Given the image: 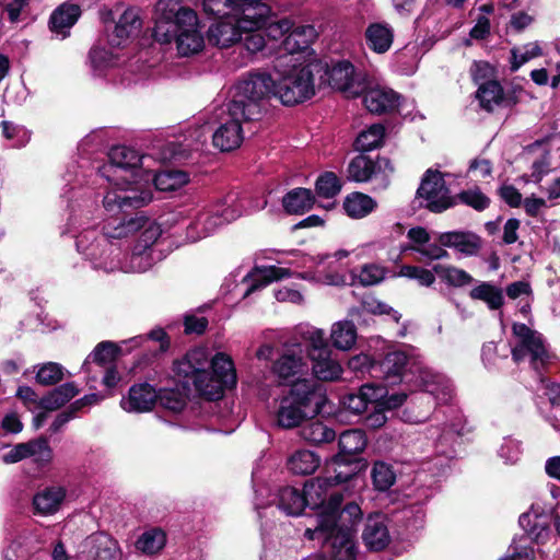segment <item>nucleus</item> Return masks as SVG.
<instances>
[{
  "mask_svg": "<svg viewBox=\"0 0 560 560\" xmlns=\"http://www.w3.org/2000/svg\"><path fill=\"white\" fill-rule=\"evenodd\" d=\"M277 80L266 70H250L233 85L228 113L245 121H258L268 110L269 102L276 98Z\"/></svg>",
  "mask_w": 560,
  "mask_h": 560,
  "instance_id": "f257e3e1",
  "label": "nucleus"
},
{
  "mask_svg": "<svg viewBox=\"0 0 560 560\" xmlns=\"http://www.w3.org/2000/svg\"><path fill=\"white\" fill-rule=\"evenodd\" d=\"M152 200L151 190H126L122 195L108 194L104 197L103 203L107 211H113L115 206L120 211V217L113 222H108L106 226L114 225V232L108 233L109 237L122 238L133 234L141 229L149 226L142 232L141 237L147 243L152 241L154 243L160 235L159 228L151 224L144 211L140 210Z\"/></svg>",
  "mask_w": 560,
  "mask_h": 560,
  "instance_id": "f03ea898",
  "label": "nucleus"
},
{
  "mask_svg": "<svg viewBox=\"0 0 560 560\" xmlns=\"http://www.w3.org/2000/svg\"><path fill=\"white\" fill-rule=\"evenodd\" d=\"M270 5L261 2L248 4L232 15L217 19L207 31L208 43L220 48H228L243 39V33H253L266 23Z\"/></svg>",
  "mask_w": 560,
  "mask_h": 560,
  "instance_id": "7ed1b4c3",
  "label": "nucleus"
},
{
  "mask_svg": "<svg viewBox=\"0 0 560 560\" xmlns=\"http://www.w3.org/2000/svg\"><path fill=\"white\" fill-rule=\"evenodd\" d=\"M366 445L368 438L363 430L349 429L339 435L338 452L327 464L337 482H348L366 470L369 463L362 456Z\"/></svg>",
  "mask_w": 560,
  "mask_h": 560,
  "instance_id": "20e7f679",
  "label": "nucleus"
},
{
  "mask_svg": "<svg viewBox=\"0 0 560 560\" xmlns=\"http://www.w3.org/2000/svg\"><path fill=\"white\" fill-rule=\"evenodd\" d=\"M310 63L318 89L331 88L354 97L362 94L364 86L358 81L355 67L350 60L325 56L314 58Z\"/></svg>",
  "mask_w": 560,
  "mask_h": 560,
  "instance_id": "39448f33",
  "label": "nucleus"
},
{
  "mask_svg": "<svg viewBox=\"0 0 560 560\" xmlns=\"http://www.w3.org/2000/svg\"><path fill=\"white\" fill-rule=\"evenodd\" d=\"M200 383L195 381L198 395L208 401H215L224 396L226 389L236 386L237 377L234 363L228 354L218 352L200 375Z\"/></svg>",
  "mask_w": 560,
  "mask_h": 560,
  "instance_id": "423d86ee",
  "label": "nucleus"
},
{
  "mask_svg": "<svg viewBox=\"0 0 560 560\" xmlns=\"http://www.w3.org/2000/svg\"><path fill=\"white\" fill-rule=\"evenodd\" d=\"M195 19V10L182 7L175 0H159L155 4V22L152 36L154 40L161 44H171L176 40L182 26H190Z\"/></svg>",
  "mask_w": 560,
  "mask_h": 560,
  "instance_id": "0eeeda50",
  "label": "nucleus"
},
{
  "mask_svg": "<svg viewBox=\"0 0 560 560\" xmlns=\"http://www.w3.org/2000/svg\"><path fill=\"white\" fill-rule=\"evenodd\" d=\"M306 343L307 357L312 362V371L315 381L332 382L338 380L342 373L339 360L334 357L329 340L322 329L308 332Z\"/></svg>",
  "mask_w": 560,
  "mask_h": 560,
  "instance_id": "6e6552de",
  "label": "nucleus"
},
{
  "mask_svg": "<svg viewBox=\"0 0 560 560\" xmlns=\"http://www.w3.org/2000/svg\"><path fill=\"white\" fill-rule=\"evenodd\" d=\"M316 78L310 61L292 73L277 80L276 98L284 106L301 104L315 95Z\"/></svg>",
  "mask_w": 560,
  "mask_h": 560,
  "instance_id": "1a4fd4ad",
  "label": "nucleus"
},
{
  "mask_svg": "<svg viewBox=\"0 0 560 560\" xmlns=\"http://www.w3.org/2000/svg\"><path fill=\"white\" fill-rule=\"evenodd\" d=\"M335 475L330 477H317L304 483L307 508L316 511L322 520L331 515V510L341 505L345 501L343 489L338 486Z\"/></svg>",
  "mask_w": 560,
  "mask_h": 560,
  "instance_id": "9d476101",
  "label": "nucleus"
},
{
  "mask_svg": "<svg viewBox=\"0 0 560 560\" xmlns=\"http://www.w3.org/2000/svg\"><path fill=\"white\" fill-rule=\"evenodd\" d=\"M512 330L517 339L512 348L514 362L520 363L528 358L532 368L539 372L549 359L540 334L532 330L527 325L522 323L513 324Z\"/></svg>",
  "mask_w": 560,
  "mask_h": 560,
  "instance_id": "9b49d317",
  "label": "nucleus"
},
{
  "mask_svg": "<svg viewBox=\"0 0 560 560\" xmlns=\"http://www.w3.org/2000/svg\"><path fill=\"white\" fill-rule=\"evenodd\" d=\"M282 395L314 417L325 412L324 408L328 402L324 386L310 378H296Z\"/></svg>",
  "mask_w": 560,
  "mask_h": 560,
  "instance_id": "f8f14e48",
  "label": "nucleus"
},
{
  "mask_svg": "<svg viewBox=\"0 0 560 560\" xmlns=\"http://www.w3.org/2000/svg\"><path fill=\"white\" fill-rule=\"evenodd\" d=\"M416 198L425 200V203L420 201L419 206L433 213H441L454 205L443 174L432 168L427 170L423 174Z\"/></svg>",
  "mask_w": 560,
  "mask_h": 560,
  "instance_id": "ddd939ff",
  "label": "nucleus"
},
{
  "mask_svg": "<svg viewBox=\"0 0 560 560\" xmlns=\"http://www.w3.org/2000/svg\"><path fill=\"white\" fill-rule=\"evenodd\" d=\"M410 512V510L404 509L393 512L390 516L378 513L369 515L362 533V539L366 548L372 551L384 550L390 542L387 523L398 518L400 515L401 518H405Z\"/></svg>",
  "mask_w": 560,
  "mask_h": 560,
  "instance_id": "4468645a",
  "label": "nucleus"
},
{
  "mask_svg": "<svg viewBox=\"0 0 560 560\" xmlns=\"http://www.w3.org/2000/svg\"><path fill=\"white\" fill-rule=\"evenodd\" d=\"M34 457L38 468H44L52 460V448L48 438L40 435L27 442L15 444L12 450L3 455L5 464H15L25 458Z\"/></svg>",
  "mask_w": 560,
  "mask_h": 560,
  "instance_id": "2eb2a0df",
  "label": "nucleus"
},
{
  "mask_svg": "<svg viewBox=\"0 0 560 560\" xmlns=\"http://www.w3.org/2000/svg\"><path fill=\"white\" fill-rule=\"evenodd\" d=\"M409 357L401 350L388 351L377 354L376 378L395 384L411 382L412 371L407 369L409 365Z\"/></svg>",
  "mask_w": 560,
  "mask_h": 560,
  "instance_id": "dca6fc26",
  "label": "nucleus"
},
{
  "mask_svg": "<svg viewBox=\"0 0 560 560\" xmlns=\"http://www.w3.org/2000/svg\"><path fill=\"white\" fill-rule=\"evenodd\" d=\"M363 520V512L360 505L354 501H349L345 505H339L331 510V515L322 520L319 528H329L335 533H347L357 536L358 526Z\"/></svg>",
  "mask_w": 560,
  "mask_h": 560,
  "instance_id": "f3484780",
  "label": "nucleus"
},
{
  "mask_svg": "<svg viewBox=\"0 0 560 560\" xmlns=\"http://www.w3.org/2000/svg\"><path fill=\"white\" fill-rule=\"evenodd\" d=\"M210 360L206 349L197 347L188 350L182 359L173 362L174 374L183 382L190 381L192 385L195 381L200 383V375H203V370L208 368Z\"/></svg>",
  "mask_w": 560,
  "mask_h": 560,
  "instance_id": "a211bd4d",
  "label": "nucleus"
},
{
  "mask_svg": "<svg viewBox=\"0 0 560 560\" xmlns=\"http://www.w3.org/2000/svg\"><path fill=\"white\" fill-rule=\"evenodd\" d=\"M229 119L222 122L212 136V143L222 152H230L237 149L244 140V130L242 127V117H235L229 114Z\"/></svg>",
  "mask_w": 560,
  "mask_h": 560,
  "instance_id": "6ab92c4d",
  "label": "nucleus"
},
{
  "mask_svg": "<svg viewBox=\"0 0 560 560\" xmlns=\"http://www.w3.org/2000/svg\"><path fill=\"white\" fill-rule=\"evenodd\" d=\"M142 26V21L132 9L126 10L113 25V31L107 33V42L114 48L122 47L127 40L136 37Z\"/></svg>",
  "mask_w": 560,
  "mask_h": 560,
  "instance_id": "aec40b11",
  "label": "nucleus"
},
{
  "mask_svg": "<svg viewBox=\"0 0 560 560\" xmlns=\"http://www.w3.org/2000/svg\"><path fill=\"white\" fill-rule=\"evenodd\" d=\"M158 392L155 388L144 382L133 384L128 392V397L122 398L120 405L128 412H145L150 411L158 402Z\"/></svg>",
  "mask_w": 560,
  "mask_h": 560,
  "instance_id": "412c9836",
  "label": "nucleus"
},
{
  "mask_svg": "<svg viewBox=\"0 0 560 560\" xmlns=\"http://www.w3.org/2000/svg\"><path fill=\"white\" fill-rule=\"evenodd\" d=\"M375 383H365L355 392H349L341 397L342 407L353 415H361L369 410L370 406L377 401L382 396Z\"/></svg>",
  "mask_w": 560,
  "mask_h": 560,
  "instance_id": "4be33fe9",
  "label": "nucleus"
},
{
  "mask_svg": "<svg viewBox=\"0 0 560 560\" xmlns=\"http://www.w3.org/2000/svg\"><path fill=\"white\" fill-rule=\"evenodd\" d=\"M400 97V94L390 89L376 88L363 94V104L372 114H390L398 109Z\"/></svg>",
  "mask_w": 560,
  "mask_h": 560,
  "instance_id": "5701e85b",
  "label": "nucleus"
},
{
  "mask_svg": "<svg viewBox=\"0 0 560 560\" xmlns=\"http://www.w3.org/2000/svg\"><path fill=\"white\" fill-rule=\"evenodd\" d=\"M306 368L301 355L288 351L273 362L272 372L278 376L280 385L288 386L299 378Z\"/></svg>",
  "mask_w": 560,
  "mask_h": 560,
  "instance_id": "b1692460",
  "label": "nucleus"
},
{
  "mask_svg": "<svg viewBox=\"0 0 560 560\" xmlns=\"http://www.w3.org/2000/svg\"><path fill=\"white\" fill-rule=\"evenodd\" d=\"M178 55L182 57H189L202 51L205 47V37L199 27L198 15L191 22V25H183L177 33L175 40Z\"/></svg>",
  "mask_w": 560,
  "mask_h": 560,
  "instance_id": "393cba45",
  "label": "nucleus"
},
{
  "mask_svg": "<svg viewBox=\"0 0 560 560\" xmlns=\"http://www.w3.org/2000/svg\"><path fill=\"white\" fill-rule=\"evenodd\" d=\"M81 15V8L69 1L57 7L49 18V28L52 33L67 37L70 28L77 23Z\"/></svg>",
  "mask_w": 560,
  "mask_h": 560,
  "instance_id": "a878e982",
  "label": "nucleus"
},
{
  "mask_svg": "<svg viewBox=\"0 0 560 560\" xmlns=\"http://www.w3.org/2000/svg\"><path fill=\"white\" fill-rule=\"evenodd\" d=\"M66 489L62 487H46L35 493L32 500L35 515H51L56 513L66 499Z\"/></svg>",
  "mask_w": 560,
  "mask_h": 560,
  "instance_id": "bb28decb",
  "label": "nucleus"
},
{
  "mask_svg": "<svg viewBox=\"0 0 560 560\" xmlns=\"http://www.w3.org/2000/svg\"><path fill=\"white\" fill-rule=\"evenodd\" d=\"M394 30L385 22H373L364 31L366 46L375 54L387 52L394 42Z\"/></svg>",
  "mask_w": 560,
  "mask_h": 560,
  "instance_id": "cd10ccee",
  "label": "nucleus"
},
{
  "mask_svg": "<svg viewBox=\"0 0 560 560\" xmlns=\"http://www.w3.org/2000/svg\"><path fill=\"white\" fill-rule=\"evenodd\" d=\"M313 418L315 417L293 404L285 396H281L279 408L276 412V420L279 428L285 430L300 428L304 422Z\"/></svg>",
  "mask_w": 560,
  "mask_h": 560,
  "instance_id": "c85d7f7f",
  "label": "nucleus"
},
{
  "mask_svg": "<svg viewBox=\"0 0 560 560\" xmlns=\"http://www.w3.org/2000/svg\"><path fill=\"white\" fill-rule=\"evenodd\" d=\"M315 201V194L311 189L296 187L283 196L282 207L289 214H304L313 209Z\"/></svg>",
  "mask_w": 560,
  "mask_h": 560,
  "instance_id": "c756f323",
  "label": "nucleus"
},
{
  "mask_svg": "<svg viewBox=\"0 0 560 560\" xmlns=\"http://www.w3.org/2000/svg\"><path fill=\"white\" fill-rule=\"evenodd\" d=\"M80 393L74 382L61 384L40 398L39 409L55 411L66 406Z\"/></svg>",
  "mask_w": 560,
  "mask_h": 560,
  "instance_id": "7c9ffc66",
  "label": "nucleus"
},
{
  "mask_svg": "<svg viewBox=\"0 0 560 560\" xmlns=\"http://www.w3.org/2000/svg\"><path fill=\"white\" fill-rule=\"evenodd\" d=\"M190 393V384L188 382H183L182 388H161L158 392V402L162 408L174 413H178L187 406Z\"/></svg>",
  "mask_w": 560,
  "mask_h": 560,
  "instance_id": "2f4dec72",
  "label": "nucleus"
},
{
  "mask_svg": "<svg viewBox=\"0 0 560 560\" xmlns=\"http://www.w3.org/2000/svg\"><path fill=\"white\" fill-rule=\"evenodd\" d=\"M377 174V163L366 154L352 158L347 166L346 178L354 183H368Z\"/></svg>",
  "mask_w": 560,
  "mask_h": 560,
  "instance_id": "473e14b6",
  "label": "nucleus"
},
{
  "mask_svg": "<svg viewBox=\"0 0 560 560\" xmlns=\"http://www.w3.org/2000/svg\"><path fill=\"white\" fill-rule=\"evenodd\" d=\"M278 506L288 515H301L305 508H307L304 489L301 491L291 486L281 488L278 493Z\"/></svg>",
  "mask_w": 560,
  "mask_h": 560,
  "instance_id": "72a5a7b5",
  "label": "nucleus"
},
{
  "mask_svg": "<svg viewBox=\"0 0 560 560\" xmlns=\"http://www.w3.org/2000/svg\"><path fill=\"white\" fill-rule=\"evenodd\" d=\"M262 0H203V12L213 19L232 15L233 12L245 9L248 4L257 5Z\"/></svg>",
  "mask_w": 560,
  "mask_h": 560,
  "instance_id": "f704fd0d",
  "label": "nucleus"
},
{
  "mask_svg": "<svg viewBox=\"0 0 560 560\" xmlns=\"http://www.w3.org/2000/svg\"><path fill=\"white\" fill-rule=\"evenodd\" d=\"M320 465V457L313 451L299 450L288 459L287 467L293 475L308 476Z\"/></svg>",
  "mask_w": 560,
  "mask_h": 560,
  "instance_id": "c9c22d12",
  "label": "nucleus"
},
{
  "mask_svg": "<svg viewBox=\"0 0 560 560\" xmlns=\"http://www.w3.org/2000/svg\"><path fill=\"white\" fill-rule=\"evenodd\" d=\"M346 214L352 219H362L377 207L376 201L366 194L353 191L346 196L343 203Z\"/></svg>",
  "mask_w": 560,
  "mask_h": 560,
  "instance_id": "e433bc0d",
  "label": "nucleus"
},
{
  "mask_svg": "<svg viewBox=\"0 0 560 560\" xmlns=\"http://www.w3.org/2000/svg\"><path fill=\"white\" fill-rule=\"evenodd\" d=\"M300 428V436L313 445L330 443L336 438V432L319 420L310 419Z\"/></svg>",
  "mask_w": 560,
  "mask_h": 560,
  "instance_id": "4c0bfd02",
  "label": "nucleus"
},
{
  "mask_svg": "<svg viewBox=\"0 0 560 560\" xmlns=\"http://www.w3.org/2000/svg\"><path fill=\"white\" fill-rule=\"evenodd\" d=\"M189 174L182 170L166 167L154 175L153 184L159 191H175L188 184Z\"/></svg>",
  "mask_w": 560,
  "mask_h": 560,
  "instance_id": "58836bf2",
  "label": "nucleus"
},
{
  "mask_svg": "<svg viewBox=\"0 0 560 560\" xmlns=\"http://www.w3.org/2000/svg\"><path fill=\"white\" fill-rule=\"evenodd\" d=\"M121 352L122 349L117 343L113 341H101L85 359L82 368L88 371V366L91 362L100 366H106L108 364L112 365Z\"/></svg>",
  "mask_w": 560,
  "mask_h": 560,
  "instance_id": "ea45409f",
  "label": "nucleus"
},
{
  "mask_svg": "<svg viewBox=\"0 0 560 560\" xmlns=\"http://www.w3.org/2000/svg\"><path fill=\"white\" fill-rule=\"evenodd\" d=\"M291 276V270L288 268L269 266L264 268L256 267L250 273L252 284L247 290V294L259 290L273 281H279Z\"/></svg>",
  "mask_w": 560,
  "mask_h": 560,
  "instance_id": "a19ab883",
  "label": "nucleus"
},
{
  "mask_svg": "<svg viewBox=\"0 0 560 560\" xmlns=\"http://www.w3.org/2000/svg\"><path fill=\"white\" fill-rule=\"evenodd\" d=\"M315 36V30L312 25L298 26L290 32L283 39V49L293 55L305 51Z\"/></svg>",
  "mask_w": 560,
  "mask_h": 560,
  "instance_id": "79ce46f5",
  "label": "nucleus"
},
{
  "mask_svg": "<svg viewBox=\"0 0 560 560\" xmlns=\"http://www.w3.org/2000/svg\"><path fill=\"white\" fill-rule=\"evenodd\" d=\"M358 338L357 327L350 320L338 322L332 325L330 332V347L337 350H349Z\"/></svg>",
  "mask_w": 560,
  "mask_h": 560,
  "instance_id": "37998d69",
  "label": "nucleus"
},
{
  "mask_svg": "<svg viewBox=\"0 0 560 560\" xmlns=\"http://www.w3.org/2000/svg\"><path fill=\"white\" fill-rule=\"evenodd\" d=\"M385 127L382 124H373L366 130H362L353 142V148L361 154L383 145Z\"/></svg>",
  "mask_w": 560,
  "mask_h": 560,
  "instance_id": "c03bdc74",
  "label": "nucleus"
},
{
  "mask_svg": "<svg viewBox=\"0 0 560 560\" xmlns=\"http://www.w3.org/2000/svg\"><path fill=\"white\" fill-rule=\"evenodd\" d=\"M142 158L138 151L126 145H115L108 153L112 165L121 170L135 171L140 168Z\"/></svg>",
  "mask_w": 560,
  "mask_h": 560,
  "instance_id": "a18cd8bd",
  "label": "nucleus"
},
{
  "mask_svg": "<svg viewBox=\"0 0 560 560\" xmlns=\"http://www.w3.org/2000/svg\"><path fill=\"white\" fill-rule=\"evenodd\" d=\"M502 85L494 80L482 83L477 91V98L480 106L488 112L494 107L502 106Z\"/></svg>",
  "mask_w": 560,
  "mask_h": 560,
  "instance_id": "49530a36",
  "label": "nucleus"
},
{
  "mask_svg": "<svg viewBox=\"0 0 560 560\" xmlns=\"http://www.w3.org/2000/svg\"><path fill=\"white\" fill-rule=\"evenodd\" d=\"M469 295L474 300H480L487 303L490 310H499L504 302L502 289L489 282H482L478 287L474 288Z\"/></svg>",
  "mask_w": 560,
  "mask_h": 560,
  "instance_id": "de8ad7c7",
  "label": "nucleus"
},
{
  "mask_svg": "<svg viewBox=\"0 0 560 560\" xmlns=\"http://www.w3.org/2000/svg\"><path fill=\"white\" fill-rule=\"evenodd\" d=\"M341 179L331 171H325L315 182V192L320 198H334L341 191Z\"/></svg>",
  "mask_w": 560,
  "mask_h": 560,
  "instance_id": "09e8293b",
  "label": "nucleus"
},
{
  "mask_svg": "<svg viewBox=\"0 0 560 560\" xmlns=\"http://www.w3.org/2000/svg\"><path fill=\"white\" fill-rule=\"evenodd\" d=\"M166 544V534L159 527L144 532L137 540L136 547L147 555L158 553Z\"/></svg>",
  "mask_w": 560,
  "mask_h": 560,
  "instance_id": "8fccbe9b",
  "label": "nucleus"
},
{
  "mask_svg": "<svg viewBox=\"0 0 560 560\" xmlns=\"http://www.w3.org/2000/svg\"><path fill=\"white\" fill-rule=\"evenodd\" d=\"M37 368L35 381L42 386H55L65 377V368L57 362H46Z\"/></svg>",
  "mask_w": 560,
  "mask_h": 560,
  "instance_id": "3c124183",
  "label": "nucleus"
},
{
  "mask_svg": "<svg viewBox=\"0 0 560 560\" xmlns=\"http://www.w3.org/2000/svg\"><path fill=\"white\" fill-rule=\"evenodd\" d=\"M350 544H357L355 535L347 534V533H335L330 530L325 535L324 544L322 546V553L324 559L331 558L335 555V550L345 549L350 546Z\"/></svg>",
  "mask_w": 560,
  "mask_h": 560,
  "instance_id": "603ef678",
  "label": "nucleus"
},
{
  "mask_svg": "<svg viewBox=\"0 0 560 560\" xmlns=\"http://www.w3.org/2000/svg\"><path fill=\"white\" fill-rule=\"evenodd\" d=\"M520 525L537 541H544L549 535V526L545 518L534 515L530 512L523 513L520 516Z\"/></svg>",
  "mask_w": 560,
  "mask_h": 560,
  "instance_id": "864d4df0",
  "label": "nucleus"
},
{
  "mask_svg": "<svg viewBox=\"0 0 560 560\" xmlns=\"http://www.w3.org/2000/svg\"><path fill=\"white\" fill-rule=\"evenodd\" d=\"M361 306L363 311L372 315H388L395 323H399L401 314H399L392 306L376 299L372 293L364 294L361 299Z\"/></svg>",
  "mask_w": 560,
  "mask_h": 560,
  "instance_id": "5fc2aeb1",
  "label": "nucleus"
},
{
  "mask_svg": "<svg viewBox=\"0 0 560 560\" xmlns=\"http://www.w3.org/2000/svg\"><path fill=\"white\" fill-rule=\"evenodd\" d=\"M457 200L478 212L486 210L491 203L490 198L478 186L462 190L457 194Z\"/></svg>",
  "mask_w": 560,
  "mask_h": 560,
  "instance_id": "6e6d98bb",
  "label": "nucleus"
},
{
  "mask_svg": "<svg viewBox=\"0 0 560 560\" xmlns=\"http://www.w3.org/2000/svg\"><path fill=\"white\" fill-rule=\"evenodd\" d=\"M511 54V70L516 71L527 61L541 56L542 51L538 43H528L522 47H514Z\"/></svg>",
  "mask_w": 560,
  "mask_h": 560,
  "instance_id": "4d7b16f0",
  "label": "nucleus"
},
{
  "mask_svg": "<svg viewBox=\"0 0 560 560\" xmlns=\"http://www.w3.org/2000/svg\"><path fill=\"white\" fill-rule=\"evenodd\" d=\"M371 477L375 489L378 491L388 490L396 480V476L390 466L383 462H377L374 464Z\"/></svg>",
  "mask_w": 560,
  "mask_h": 560,
  "instance_id": "13d9d810",
  "label": "nucleus"
},
{
  "mask_svg": "<svg viewBox=\"0 0 560 560\" xmlns=\"http://www.w3.org/2000/svg\"><path fill=\"white\" fill-rule=\"evenodd\" d=\"M292 23L288 19L276 20V16L271 13V9L268 12V19L266 23L261 25L259 28H255V31H265V34L272 38L278 39L279 37L287 36L290 32Z\"/></svg>",
  "mask_w": 560,
  "mask_h": 560,
  "instance_id": "bf43d9fd",
  "label": "nucleus"
},
{
  "mask_svg": "<svg viewBox=\"0 0 560 560\" xmlns=\"http://www.w3.org/2000/svg\"><path fill=\"white\" fill-rule=\"evenodd\" d=\"M376 386L383 390L380 393L382 397L374 404H376L377 407H382L386 413L394 412L400 408L408 398V395L405 392H396L389 394L386 386L381 384H376Z\"/></svg>",
  "mask_w": 560,
  "mask_h": 560,
  "instance_id": "052dcab7",
  "label": "nucleus"
},
{
  "mask_svg": "<svg viewBox=\"0 0 560 560\" xmlns=\"http://www.w3.org/2000/svg\"><path fill=\"white\" fill-rule=\"evenodd\" d=\"M376 364H377V355H370L368 353H359L357 355L351 357L348 360V366L350 370L354 372H360L362 374L369 373L372 377L376 378Z\"/></svg>",
  "mask_w": 560,
  "mask_h": 560,
  "instance_id": "680f3d73",
  "label": "nucleus"
},
{
  "mask_svg": "<svg viewBox=\"0 0 560 560\" xmlns=\"http://www.w3.org/2000/svg\"><path fill=\"white\" fill-rule=\"evenodd\" d=\"M457 252L466 255H477L482 246L480 236L472 232H457Z\"/></svg>",
  "mask_w": 560,
  "mask_h": 560,
  "instance_id": "e2e57ef3",
  "label": "nucleus"
},
{
  "mask_svg": "<svg viewBox=\"0 0 560 560\" xmlns=\"http://www.w3.org/2000/svg\"><path fill=\"white\" fill-rule=\"evenodd\" d=\"M399 276L417 280L420 285L424 287H430L435 281V277L431 270L418 266L405 265L400 267Z\"/></svg>",
  "mask_w": 560,
  "mask_h": 560,
  "instance_id": "0e129e2a",
  "label": "nucleus"
},
{
  "mask_svg": "<svg viewBox=\"0 0 560 560\" xmlns=\"http://www.w3.org/2000/svg\"><path fill=\"white\" fill-rule=\"evenodd\" d=\"M384 278V269L374 264H371L362 267L361 272L359 275V282L363 287H369L380 283Z\"/></svg>",
  "mask_w": 560,
  "mask_h": 560,
  "instance_id": "69168bd1",
  "label": "nucleus"
},
{
  "mask_svg": "<svg viewBox=\"0 0 560 560\" xmlns=\"http://www.w3.org/2000/svg\"><path fill=\"white\" fill-rule=\"evenodd\" d=\"M550 164L547 154L537 159L532 165L530 179L532 182L540 185L546 178L549 177Z\"/></svg>",
  "mask_w": 560,
  "mask_h": 560,
  "instance_id": "338daca9",
  "label": "nucleus"
},
{
  "mask_svg": "<svg viewBox=\"0 0 560 560\" xmlns=\"http://www.w3.org/2000/svg\"><path fill=\"white\" fill-rule=\"evenodd\" d=\"M498 453L499 456L503 458L505 463L514 464L520 459V444L515 440L504 439Z\"/></svg>",
  "mask_w": 560,
  "mask_h": 560,
  "instance_id": "774afa93",
  "label": "nucleus"
}]
</instances>
